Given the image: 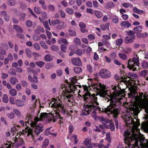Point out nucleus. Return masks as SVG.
<instances>
[{
  "instance_id": "obj_34",
  "label": "nucleus",
  "mask_w": 148,
  "mask_h": 148,
  "mask_svg": "<svg viewBox=\"0 0 148 148\" xmlns=\"http://www.w3.org/2000/svg\"><path fill=\"white\" fill-rule=\"evenodd\" d=\"M91 139L88 138H86L85 139L84 141V143L86 146H87L88 145H91Z\"/></svg>"
},
{
  "instance_id": "obj_35",
  "label": "nucleus",
  "mask_w": 148,
  "mask_h": 148,
  "mask_svg": "<svg viewBox=\"0 0 148 148\" xmlns=\"http://www.w3.org/2000/svg\"><path fill=\"white\" fill-rule=\"evenodd\" d=\"M26 54L27 57L29 58H30L32 56V52L30 49L26 48L25 50Z\"/></svg>"
},
{
  "instance_id": "obj_17",
  "label": "nucleus",
  "mask_w": 148,
  "mask_h": 148,
  "mask_svg": "<svg viewBox=\"0 0 148 148\" xmlns=\"http://www.w3.org/2000/svg\"><path fill=\"white\" fill-rule=\"evenodd\" d=\"M16 106L18 107H21L25 105V101L21 99H17L16 100Z\"/></svg>"
},
{
  "instance_id": "obj_5",
  "label": "nucleus",
  "mask_w": 148,
  "mask_h": 148,
  "mask_svg": "<svg viewBox=\"0 0 148 148\" xmlns=\"http://www.w3.org/2000/svg\"><path fill=\"white\" fill-rule=\"evenodd\" d=\"M130 129H128L127 130L125 131L124 133V135L125 137V143L126 144L125 148H134V142H133L134 138L133 136L132 135V136H130V134H131V132H130L128 134L127 133L126 136H125V133L128 130ZM116 148H124L122 147V145L121 144L118 145Z\"/></svg>"
},
{
  "instance_id": "obj_16",
  "label": "nucleus",
  "mask_w": 148,
  "mask_h": 148,
  "mask_svg": "<svg viewBox=\"0 0 148 148\" xmlns=\"http://www.w3.org/2000/svg\"><path fill=\"white\" fill-rule=\"evenodd\" d=\"M13 58L12 54L9 53L8 54L7 58H5L4 59V63L5 64H7L8 63L9 61H12L13 60Z\"/></svg>"
},
{
  "instance_id": "obj_61",
  "label": "nucleus",
  "mask_w": 148,
  "mask_h": 148,
  "mask_svg": "<svg viewBox=\"0 0 148 148\" xmlns=\"http://www.w3.org/2000/svg\"><path fill=\"white\" fill-rule=\"evenodd\" d=\"M67 47L66 45L64 44H62L61 46V50L63 52H65L66 49Z\"/></svg>"
},
{
  "instance_id": "obj_40",
  "label": "nucleus",
  "mask_w": 148,
  "mask_h": 148,
  "mask_svg": "<svg viewBox=\"0 0 148 148\" xmlns=\"http://www.w3.org/2000/svg\"><path fill=\"white\" fill-rule=\"evenodd\" d=\"M49 140L48 139H46L45 140L43 143L42 145V147L45 148L49 144Z\"/></svg>"
},
{
  "instance_id": "obj_47",
  "label": "nucleus",
  "mask_w": 148,
  "mask_h": 148,
  "mask_svg": "<svg viewBox=\"0 0 148 148\" xmlns=\"http://www.w3.org/2000/svg\"><path fill=\"white\" fill-rule=\"evenodd\" d=\"M39 44L43 48L45 49H47L48 48V46L46 45L45 43L43 41H40L39 42Z\"/></svg>"
},
{
  "instance_id": "obj_29",
  "label": "nucleus",
  "mask_w": 148,
  "mask_h": 148,
  "mask_svg": "<svg viewBox=\"0 0 148 148\" xmlns=\"http://www.w3.org/2000/svg\"><path fill=\"white\" fill-rule=\"evenodd\" d=\"M48 116V114L46 113H42L40 116V119L39 118V121L42 120L43 119Z\"/></svg>"
},
{
  "instance_id": "obj_64",
  "label": "nucleus",
  "mask_w": 148,
  "mask_h": 148,
  "mask_svg": "<svg viewBox=\"0 0 148 148\" xmlns=\"http://www.w3.org/2000/svg\"><path fill=\"white\" fill-rule=\"evenodd\" d=\"M7 116L8 118L10 119H13L14 116V113L12 112L8 114Z\"/></svg>"
},
{
  "instance_id": "obj_19",
  "label": "nucleus",
  "mask_w": 148,
  "mask_h": 148,
  "mask_svg": "<svg viewBox=\"0 0 148 148\" xmlns=\"http://www.w3.org/2000/svg\"><path fill=\"white\" fill-rule=\"evenodd\" d=\"M94 13L96 17L99 18H101L103 16V13L99 11L95 10L94 11Z\"/></svg>"
},
{
  "instance_id": "obj_43",
  "label": "nucleus",
  "mask_w": 148,
  "mask_h": 148,
  "mask_svg": "<svg viewBox=\"0 0 148 148\" xmlns=\"http://www.w3.org/2000/svg\"><path fill=\"white\" fill-rule=\"evenodd\" d=\"M142 67L145 69L148 68V62L146 61H143L142 63Z\"/></svg>"
},
{
  "instance_id": "obj_48",
  "label": "nucleus",
  "mask_w": 148,
  "mask_h": 148,
  "mask_svg": "<svg viewBox=\"0 0 148 148\" xmlns=\"http://www.w3.org/2000/svg\"><path fill=\"white\" fill-rule=\"evenodd\" d=\"M43 24L45 26V27L47 29L49 30H50L51 29L47 21H45L43 23Z\"/></svg>"
},
{
  "instance_id": "obj_42",
  "label": "nucleus",
  "mask_w": 148,
  "mask_h": 148,
  "mask_svg": "<svg viewBox=\"0 0 148 148\" xmlns=\"http://www.w3.org/2000/svg\"><path fill=\"white\" fill-rule=\"evenodd\" d=\"M66 12L69 14H72L74 13V11L73 9L69 8L66 9Z\"/></svg>"
},
{
  "instance_id": "obj_45",
  "label": "nucleus",
  "mask_w": 148,
  "mask_h": 148,
  "mask_svg": "<svg viewBox=\"0 0 148 148\" xmlns=\"http://www.w3.org/2000/svg\"><path fill=\"white\" fill-rule=\"evenodd\" d=\"M142 27L141 26L139 25L134 28V30L135 31H138L139 32H141L142 31Z\"/></svg>"
},
{
  "instance_id": "obj_20",
  "label": "nucleus",
  "mask_w": 148,
  "mask_h": 148,
  "mask_svg": "<svg viewBox=\"0 0 148 148\" xmlns=\"http://www.w3.org/2000/svg\"><path fill=\"white\" fill-rule=\"evenodd\" d=\"M10 81L11 84L12 85H15L16 83L18 82L17 79L15 77H13L10 79Z\"/></svg>"
},
{
  "instance_id": "obj_4",
  "label": "nucleus",
  "mask_w": 148,
  "mask_h": 148,
  "mask_svg": "<svg viewBox=\"0 0 148 148\" xmlns=\"http://www.w3.org/2000/svg\"><path fill=\"white\" fill-rule=\"evenodd\" d=\"M63 92L64 94V95H61L59 96L56 99H53L52 101H54V103L50 104V106L51 105V107L55 109L56 111V115L57 116H59V113L64 114L66 112V109L64 107V105L60 103L59 102L62 101L66 98L69 99L72 97V96L70 95H65V93H67V92H66L65 90L64 91L63 90Z\"/></svg>"
},
{
  "instance_id": "obj_44",
  "label": "nucleus",
  "mask_w": 148,
  "mask_h": 148,
  "mask_svg": "<svg viewBox=\"0 0 148 148\" xmlns=\"http://www.w3.org/2000/svg\"><path fill=\"white\" fill-rule=\"evenodd\" d=\"M2 100L5 103H7L8 101V98L6 94H4L3 96Z\"/></svg>"
},
{
  "instance_id": "obj_59",
  "label": "nucleus",
  "mask_w": 148,
  "mask_h": 148,
  "mask_svg": "<svg viewBox=\"0 0 148 148\" xmlns=\"http://www.w3.org/2000/svg\"><path fill=\"white\" fill-rule=\"evenodd\" d=\"M9 101L12 104H15L16 101H15V99L14 97H10Z\"/></svg>"
},
{
  "instance_id": "obj_15",
  "label": "nucleus",
  "mask_w": 148,
  "mask_h": 148,
  "mask_svg": "<svg viewBox=\"0 0 148 148\" xmlns=\"http://www.w3.org/2000/svg\"><path fill=\"white\" fill-rule=\"evenodd\" d=\"M131 25V24L127 21H123L121 22L120 24L121 27L125 28H128Z\"/></svg>"
},
{
  "instance_id": "obj_52",
  "label": "nucleus",
  "mask_w": 148,
  "mask_h": 148,
  "mask_svg": "<svg viewBox=\"0 0 148 148\" xmlns=\"http://www.w3.org/2000/svg\"><path fill=\"white\" fill-rule=\"evenodd\" d=\"M51 127H49L46 129L45 131V133L46 135L48 136L51 134V132L50 131V129Z\"/></svg>"
},
{
  "instance_id": "obj_28",
  "label": "nucleus",
  "mask_w": 148,
  "mask_h": 148,
  "mask_svg": "<svg viewBox=\"0 0 148 148\" xmlns=\"http://www.w3.org/2000/svg\"><path fill=\"white\" fill-rule=\"evenodd\" d=\"M109 24L107 23L105 25H102L100 26V28L103 30L109 29Z\"/></svg>"
},
{
  "instance_id": "obj_6",
  "label": "nucleus",
  "mask_w": 148,
  "mask_h": 148,
  "mask_svg": "<svg viewBox=\"0 0 148 148\" xmlns=\"http://www.w3.org/2000/svg\"><path fill=\"white\" fill-rule=\"evenodd\" d=\"M139 61L138 58L134 57L130 59L127 62V67L130 70L134 71L139 69Z\"/></svg>"
},
{
  "instance_id": "obj_30",
  "label": "nucleus",
  "mask_w": 148,
  "mask_h": 148,
  "mask_svg": "<svg viewBox=\"0 0 148 148\" xmlns=\"http://www.w3.org/2000/svg\"><path fill=\"white\" fill-rule=\"evenodd\" d=\"M13 112H14L16 115L18 117H20L21 116V113L20 111L17 109H14L13 110Z\"/></svg>"
},
{
  "instance_id": "obj_3",
  "label": "nucleus",
  "mask_w": 148,
  "mask_h": 148,
  "mask_svg": "<svg viewBox=\"0 0 148 148\" xmlns=\"http://www.w3.org/2000/svg\"><path fill=\"white\" fill-rule=\"evenodd\" d=\"M83 88L84 93L83 95L84 99L88 102L89 105L84 106V111L82 113L84 115H87L90 113L92 111L91 110L92 109L94 111H92V116L95 117L97 114L95 110H97L99 108L98 106L99 103L97 101V98L96 97L97 95L95 94H91L89 91V87L85 86Z\"/></svg>"
},
{
  "instance_id": "obj_31",
  "label": "nucleus",
  "mask_w": 148,
  "mask_h": 148,
  "mask_svg": "<svg viewBox=\"0 0 148 148\" xmlns=\"http://www.w3.org/2000/svg\"><path fill=\"white\" fill-rule=\"evenodd\" d=\"M73 70L77 74L80 73L82 71V68L79 67H75L73 68Z\"/></svg>"
},
{
  "instance_id": "obj_37",
  "label": "nucleus",
  "mask_w": 148,
  "mask_h": 148,
  "mask_svg": "<svg viewBox=\"0 0 148 148\" xmlns=\"http://www.w3.org/2000/svg\"><path fill=\"white\" fill-rule=\"evenodd\" d=\"M122 5L125 8H127L129 7L132 8L133 7V5L130 3H125L122 4Z\"/></svg>"
},
{
  "instance_id": "obj_46",
  "label": "nucleus",
  "mask_w": 148,
  "mask_h": 148,
  "mask_svg": "<svg viewBox=\"0 0 148 148\" xmlns=\"http://www.w3.org/2000/svg\"><path fill=\"white\" fill-rule=\"evenodd\" d=\"M147 74V71L146 70H144L141 71L139 73L140 75L141 76L144 77H145Z\"/></svg>"
},
{
  "instance_id": "obj_56",
  "label": "nucleus",
  "mask_w": 148,
  "mask_h": 148,
  "mask_svg": "<svg viewBox=\"0 0 148 148\" xmlns=\"http://www.w3.org/2000/svg\"><path fill=\"white\" fill-rule=\"evenodd\" d=\"M60 13V16L62 18H64L66 16V13L65 12L62 10H60L58 11Z\"/></svg>"
},
{
  "instance_id": "obj_1",
  "label": "nucleus",
  "mask_w": 148,
  "mask_h": 148,
  "mask_svg": "<svg viewBox=\"0 0 148 148\" xmlns=\"http://www.w3.org/2000/svg\"><path fill=\"white\" fill-rule=\"evenodd\" d=\"M92 87L98 92L100 97H105L107 101H110L109 106L106 109V110L113 114L115 117H116L120 112L119 102L123 97L124 91L120 87L114 86L111 90L110 95H108V91L106 90V86L103 84L99 83Z\"/></svg>"
},
{
  "instance_id": "obj_33",
  "label": "nucleus",
  "mask_w": 148,
  "mask_h": 148,
  "mask_svg": "<svg viewBox=\"0 0 148 148\" xmlns=\"http://www.w3.org/2000/svg\"><path fill=\"white\" fill-rule=\"evenodd\" d=\"M35 63L36 65L40 68L42 67L45 64V63L41 61L36 62Z\"/></svg>"
},
{
  "instance_id": "obj_32",
  "label": "nucleus",
  "mask_w": 148,
  "mask_h": 148,
  "mask_svg": "<svg viewBox=\"0 0 148 148\" xmlns=\"http://www.w3.org/2000/svg\"><path fill=\"white\" fill-rule=\"evenodd\" d=\"M66 27V25L64 22H61V24L59 25L57 28L60 29H62L65 28Z\"/></svg>"
},
{
  "instance_id": "obj_60",
  "label": "nucleus",
  "mask_w": 148,
  "mask_h": 148,
  "mask_svg": "<svg viewBox=\"0 0 148 148\" xmlns=\"http://www.w3.org/2000/svg\"><path fill=\"white\" fill-rule=\"evenodd\" d=\"M34 11L37 14H40V10L39 7H35L34 8Z\"/></svg>"
},
{
  "instance_id": "obj_18",
  "label": "nucleus",
  "mask_w": 148,
  "mask_h": 148,
  "mask_svg": "<svg viewBox=\"0 0 148 148\" xmlns=\"http://www.w3.org/2000/svg\"><path fill=\"white\" fill-rule=\"evenodd\" d=\"M135 36H127L125 38V42L126 43L132 42L135 39Z\"/></svg>"
},
{
  "instance_id": "obj_8",
  "label": "nucleus",
  "mask_w": 148,
  "mask_h": 148,
  "mask_svg": "<svg viewBox=\"0 0 148 148\" xmlns=\"http://www.w3.org/2000/svg\"><path fill=\"white\" fill-rule=\"evenodd\" d=\"M147 93H145L143 96L144 99H142L143 93L139 95V97L141 101V106L145 109V112L148 114V95H147Z\"/></svg>"
},
{
  "instance_id": "obj_58",
  "label": "nucleus",
  "mask_w": 148,
  "mask_h": 148,
  "mask_svg": "<svg viewBox=\"0 0 148 148\" xmlns=\"http://www.w3.org/2000/svg\"><path fill=\"white\" fill-rule=\"evenodd\" d=\"M8 5L11 6H13L16 3L15 1L13 0H9L8 1Z\"/></svg>"
},
{
  "instance_id": "obj_11",
  "label": "nucleus",
  "mask_w": 148,
  "mask_h": 148,
  "mask_svg": "<svg viewBox=\"0 0 148 148\" xmlns=\"http://www.w3.org/2000/svg\"><path fill=\"white\" fill-rule=\"evenodd\" d=\"M99 74L101 77L103 78H107L111 76L110 71L104 69H101L100 71Z\"/></svg>"
},
{
  "instance_id": "obj_27",
  "label": "nucleus",
  "mask_w": 148,
  "mask_h": 148,
  "mask_svg": "<svg viewBox=\"0 0 148 148\" xmlns=\"http://www.w3.org/2000/svg\"><path fill=\"white\" fill-rule=\"evenodd\" d=\"M58 43L60 44H61L62 43H64L67 45H68L69 44L67 40L63 38H61L60 39L58 40Z\"/></svg>"
},
{
  "instance_id": "obj_50",
  "label": "nucleus",
  "mask_w": 148,
  "mask_h": 148,
  "mask_svg": "<svg viewBox=\"0 0 148 148\" xmlns=\"http://www.w3.org/2000/svg\"><path fill=\"white\" fill-rule=\"evenodd\" d=\"M119 56L121 59L124 60H125L127 57L126 55L123 53H119Z\"/></svg>"
},
{
  "instance_id": "obj_26",
  "label": "nucleus",
  "mask_w": 148,
  "mask_h": 148,
  "mask_svg": "<svg viewBox=\"0 0 148 148\" xmlns=\"http://www.w3.org/2000/svg\"><path fill=\"white\" fill-rule=\"evenodd\" d=\"M35 32L36 33L39 34V32L43 33L45 32V31L43 28L40 26H38L37 27L36 29L35 30Z\"/></svg>"
},
{
  "instance_id": "obj_14",
  "label": "nucleus",
  "mask_w": 148,
  "mask_h": 148,
  "mask_svg": "<svg viewBox=\"0 0 148 148\" xmlns=\"http://www.w3.org/2000/svg\"><path fill=\"white\" fill-rule=\"evenodd\" d=\"M28 79L31 82L34 83H38V81L37 77L36 75H34L32 77V76L29 75L28 76Z\"/></svg>"
},
{
  "instance_id": "obj_22",
  "label": "nucleus",
  "mask_w": 148,
  "mask_h": 148,
  "mask_svg": "<svg viewBox=\"0 0 148 148\" xmlns=\"http://www.w3.org/2000/svg\"><path fill=\"white\" fill-rule=\"evenodd\" d=\"M53 59V57L50 54L47 55L44 58V60L46 61H50Z\"/></svg>"
},
{
  "instance_id": "obj_54",
  "label": "nucleus",
  "mask_w": 148,
  "mask_h": 148,
  "mask_svg": "<svg viewBox=\"0 0 148 148\" xmlns=\"http://www.w3.org/2000/svg\"><path fill=\"white\" fill-rule=\"evenodd\" d=\"M110 145L109 144H108L105 146L102 144H99L98 145L99 148H108Z\"/></svg>"
},
{
  "instance_id": "obj_62",
  "label": "nucleus",
  "mask_w": 148,
  "mask_h": 148,
  "mask_svg": "<svg viewBox=\"0 0 148 148\" xmlns=\"http://www.w3.org/2000/svg\"><path fill=\"white\" fill-rule=\"evenodd\" d=\"M26 24L27 27H29L32 26V21L30 20H28L26 21Z\"/></svg>"
},
{
  "instance_id": "obj_51",
  "label": "nucleus",
  "mask_w": 148,
  "mask_h": 148,
  "mask_svg": "<svg viewBox=\"0 0 148 148\" xmlns=\"http://www.w3.org/2000/svg\"><path fill=\"white\" fill-rule=\"evenodd\" d=\"M21 82L23 87H27L28 86V84L27 82L24 80H21Z\"/></svg>"
},
{
  "instance_id": "obj_36",
  "label": "nucleus",
  "mask_w": 148,
  "mask_h": 148,
  "mask_svg": "<svg viewBox=\"0 0 148 148\" xmlns=\"http://www.w3.org/2000/svg\"><path fill=\"white\" fill-rule=\"evenodd\" d=\"M9 93L12 96H15L17 94V91L14 88L12 89L9 91Z\"/></svg>"
},
{
  "instance_id": "obj_10",
  "label": "nucleus",
  "mask_w": 148,
  "mask_h": 148,
  "mask_svg": "<svg viewBox=\"0 0 148 148\" xmlns=\"http://www.w3.org/2000/svg\"><path fill=\"white\" fill-rule=\"evenodd\" d=\"M69 86H64L63 87L62 90H63L64 91L65 90H66V92H67V93H70L73 92L76 90H78V88H80L81 86L79 85H68Z\"/></svg>"
},
{
  "instance_id": "obj_63",
  "label": "nucleus",
  "mask_w": 148,
  "mask_h": 148,
  "mask_svg": "<svg viewBox=\"0 0 148 148\" xmlns=\"http://www.w3.org/2000/svg\"><path fill=\"white\" fill-rule=\"evenodd\" d=\"M33 39L35 41H38L40 40V36L34 35L33 36Z\"/></svg>"
},
{
  "instance_id": "obj_38",
  "label": "nucleus",
  "mask_w": 148,
  "mask_h": 148,
  "mask_svg": "<svg viewBox=\"0 0 148 148\" xmlns=\"http://www.w3.org/2000/svg\"><path fill=\"white\" fill-rule=\"evenodd\" d=\"M114 3L112 2H109L106 5V7L107 8H113L115 6Z\"/></svg>"
},
{
  "instance_id": "obj_13",
  "label": "nucleus",
  "mask_w": 148,
  "mask_h": 148,
  "mask_svg": "<svg viewBox=\"0 0 148 148\" xmlns=\"http://www.w3.org/2000/svg\"><path fill=\"white\" fill-rule=\"evenodd\" d=\"M25 132L27 133V136H30L33 139L34 138L33 132L32 129L29 128L28 127H26L25 128Z\"/></svg>"
},
{
  "instance_id": "obj_7",
  "label": "nucleus",
  "mask_w": 148,
  "mask_h": 148,
  "mask_svg": "<svg viewBox=\"0 0 148 148\" xmlns=\"http://www.w3.org/2000/svg\"><path fill=\"white\" fill-rule=\"evenodd\" d=\"M39 121L38 117H36L34 118V121H32L30 124L32 127L35 126L34 132L37 135L39 134L43 130V125L42 124L40 123L37 124V122Z\"/></svg>"
},
{
  "instance_id": "obj_53",
  "label": "nucleus",
  "mask_w": 148,
  "mask_h": 148,
  "mask_svg": "<svg viewBox=\"0 0 148 148\" xmlns=\"http://www.w3.org/2000/svg\"><path fill=\"white\" fill-rule=\"evenodd\" d=\"M68 31L70 36H73L75 35L76 33L75 31L70 29Z\"/></svg>"
},
{
  "instance_id": "obj_25",
  "label": "nucleus",
  "mask_w": 148,
  "mask_h": 148,
  "mask_svg": "<svg viewBox=\"0 0 148 148\" xmlns=\"http://www.w3.org/2000/svg\"><path fill=\"white\" fill-rule=\"evenodd\" d=\"M112 19V22L115 24L119 22V19L118 17L116 15L113 16Z\"/></svg>"
},
{
  "instance_id": "obj_57",
  "label": "nucleus",
  "mask_w": 148,
  "mask_h": 148,
  "mask_svg": "<svg viewBox=\"0 0 148 148\" xmlns=\"http://www.w3.org/2000/svg\"><path fill=\"white\" fill-rule=\"evenodd\" d=\"M45 66L46 69H49L53 68V65L52 64L48 63L46 64Z\"/></svg>"
},
{
  "instance_id": "obj_21",
  "label": "nucleus",
  "mask_w": 148,
  "mask_h": 148,
  "mask_svg": "<svg viewBox=\"0 0 148 148\" xmlns=\"http://www.w3.org/2000/svg\"><path fill=\"white\" fill-rule=\"evenodd\" d=\"M85 51V49H78L75 51V53L78 55L81 56L84 54Z\"/></svg>"
},
{
  "instance_id": "obj_41",
  "label": "nucleus",
  "mask_w": 148,
  "mask_h": 148,
  "mask_svg": "<svg viewBox=\"0 0 148 148\" xmlns=\"http://www.w3.org/2000/svg\"><path fill=\"white\" fill-rule=\"evenodd\" d=\"M106 140H107L109 142H111V138L110 137V132H107L106 134Z\"/></svg>"
},
{
  "instance_id": "obj_24",
  "label": "nucleus",
  "mask_w": 148,
  "mask_h": 148,
  "mask_svg": "<svg viewBox=\"0 0 148 148\" xmlns=\"http://www.w3.org/2000/svg\"><path fill=\"white\" fill-rule=\"evenodd\" d=\"M13 28L17 32H23V30L21 27L17 25H14Z\"/></svg>"
},
{
  "instance_id": "obj_12",
  "label": "nucleus",
  "mask_w": 148,
  "mask_h": 148,
  "mask_svg": "<svg viewBox=\"0 0 148 148\" xmlns=\"http://www.w3.org/2000/svg\"><path fill=\"white\" fill-rule=\"evenodd\" d=\"M72 64L75 65L80 66L82 65V62L79 58H73L72 59Z\"/></svg>"
},
{
  "instance_id": "obj_23",
  "label": "nucleus",
  "mask_w": 148,
  "mask_h": 148,
  "mask_svg": "<svg viewBox=\"0 0 148 148\" xmlns=\"http://www.w3.org/2000/svg\"><path fill=\"white\" fill-rule=\"evenodd\" d=\"M104 129V127L102 125H100L98 126H96L95 128L94 129V131L96 132H101V130Z\"/></svg>"
},
{
  "instance_id": "obj_39",
  "label": "nucleus",
  "mask_w": 148,
  "mask_h": 148,
  "mask_svg": "<svg viewBox=\"0 0 148 148\" xmlns=\"http://www.w3.org/2000/svg\"><path fill=\"white\" fill-rule=\"evenodd\" d=\"M60 23V20L58 19H56L52 21L51 22V24L53 26L59 24Z\"/></svg>"
},
{
  "instance_id": "obj_2",
  "label": "nucleus",
  "mask_w": 148,
  "mask_h": 148,
  "mask_svg": "<svg viewBox=\"0 0 148 148\" xmlns=\"http://www.w3.org/2000/svg\"><path fill=\"white\" fill-rule=\"evenodd\" d=\"M135 120L137 122H135L133 118L130 116H125L124 119L126 122V125L128 126L130 125V129L128 130L125 133V136L126 134L131 132V134H130V136H133L134 143L135 144H138L141 147L143 148H148V140L145 139L144 137L139 132V129L138 128V126L140 125L139 121L134 117Z\"/></svg>"
},
{
  "instance_id": "obj_55",
  "label": "nucleus",
  "mask_w": 148,
  "mask_h": 148,
  "mask_svg": "<svg viewBox=\"0 0 148 148\" xmlns=\"http://www.w3.org/2000/svg\"><path fill=\"white\" fill-rule=\"evenodd\" d=\"M123 42V40L122 38H120L116 40V43L117 45L120 46L122 44Z\"/></svg>"
},
{
  "instance_id": "obj_9",
  "label": "nucleus",
  "mask_w": 148,
  "mask_h": 148,
  "mask_svg": "<svg viewBox=\"0 0 148 148\" xmlns=\"http://www.w3.org/2000/svg\"><path fill=\"white\" fill-rule=\"evenodd\" d=\"M101 120L102 122L104 127L107 129H110L112 131L114 130V125L111 121L102 118L101 119Z\"/></svg>"
},
{
  "instance_id": "obj_49",
  "label": "nucleus",
  "mask_w": 148,
  "mask_h": 148,
  "mask_svg": "<svg viewBox=\"0 0 148 148\" xmlns=\"http://www.w3.org/2000/svg\"><path fill=\"white\" fill-rule=\"evenodd\" d=\"M34 48L36 50H39L40 49V47L39 44L37 43H35L34 44L33 46Z\"/></svg>"
}]
</instances>
